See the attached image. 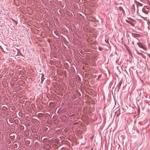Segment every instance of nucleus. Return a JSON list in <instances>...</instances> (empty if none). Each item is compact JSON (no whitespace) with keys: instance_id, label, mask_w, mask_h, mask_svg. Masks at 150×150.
<instances>
[{"instance_id":"nucleus-1","label":"nucleus","mask_w":150,"mask_h":150,"mask_svg":"<svg viewBox=\"0 0 150 150\" xmlns=\"http://www.w3.org/2000/svg\"><path fill=\"white\" fill-rule=\"evenodd\" d=\"M148 11L146 9V8H144L142 9V11L141 13H143V14H144L145 15H147L148 13Z\"/></svg>"},{"instance_id":"nucleus-2","label":"nucleus","mask_w":150,"mask_h":150,"mask_svg":"<svg viewBox=\"0 0 150 150\" xmlns=\"http://www.w3.org/2000/svg\"><path fill=\"white\" fill-rule=\"evenodd\" d=\"M147 15L144 14H143V13H140V16L142 18H143L144 20H145L147 17L146 16Z\"/></svg>"},{"instance_id":"nucleus-3","label":"nucleus","mask_w":150,"mask_h":150,"mask_svg":"<svg viewBox=\"0 0 150 150\" xmlns=\"http://www.w3.org/2000/svg\"><path fill=\"white\" fill-rule=\"evenodd\" d=\"M137 44L141 48H142L143 49H144V48H145L144 45H143L142 44H141L139 43V42H138Z\"/></svg>"},{"instance_id":"nucleus-4","label":"nucleus","mask_w":150,"mask_h":150,"mask_svg":"<svg viewBox=\"0 0 150 150\" xmlns=\"http://www.w3.org/2000/svg\"><path fill=\"white\" fill-rule=\"evenodd\" d=\"M128 23H130L131 25H132V26H134V23H132V22H130V21H128L127 22Z\"/></svg>"},{"instance_id":"nucleus-5","label":"nucleus","mask_w":150,"mask_h":150,"mask_svg":"<svg viewBox=\"0 0 150 150\" xmlns=\"http://www.w3.org/2000/svg\"><path fill=\"white\" fill-rule=\"evenodd\" d=\"M13 147L14 148H16L17 147V144H14L13 145Z\"/></svg>"},{"instance_id":"nucleus-6","label":"nucleus","mask_w":150,"mask_h":150,"mask_svg":"<svg viewBox=\"0 0 150 150\" xmlns=\"http://www.w3.org/2000/svg\"><path fill=\"white\" fill-rule=\"evenodd\" d=\"M75 116V115L74 114H73L72 115H70V116L71 117H74V116Z\"/></svg>"},{"instance_id":"nucleus-7","label":"nucleus","mask_w":150,"mask_h":150,"mask_svg":"<svg viewBox=\"0 0 150 150\" xmlns=\"http://www.w3.org/2000/svg\"><path fill=\"white\" fill-rule=\"evenodd\" d=\"M146 9L147 10H148L149 11V9L148 7L147 6H146Z\"/></svg>"},{"instance_id":"nucleus-8","label":"nucleus","mask_w":150,"mask_h":150,"mask_svg":"<svg viewBox=\"0 0 150 150\" xmlns=\"http://www.w3.org/2000/svg\"><path fill=\"white\" fill-rule=\"evenodd\" d=\"M148 4L150 6V1H149L148 2Z\"/></svg>"},{"instance_id":"nucleus-9","label":"nucleus","mask_w":150,"mask_h":150,"mask_svg":"<svg viewBox=\"0 0 150 150\" xmlns=\"http://www.w3.org/2000/svg\"><path fill=\"white\" fill-rule=\"evenodd\" d=\"M86 66H83V68L85 69L86 68Z\"/></svg>"},{"instance_id":"nucleus-10","label":"nucleus","mask_w":150,"mask_h":150,"mask_svg":"<svg viewBox=\"0 0 150 150\" xmlns=\"http://www.w3.org/2000/svg\"><path fill=\"white\" fill-rule=\"evenodd\" d=\"M139 5L140 6H142V4H140V3L139 4Z\"/></svg>"},{"instance_id":"nucleus-11","label":"nucleus","mask_w":150,"mask_h":150,"mask_svg":"<svg viewBox=\"0 0 150 150\" xmlns=\"http://www.w3.org/2000/svg\"><path fill=\"white\" fill-rule=\"evenodd\" d=\"M148 56L150 58V54H148Z\"/></svg>"},{"instance_id":"nucleus-12","label":"nucleus","mask_w":150,"mask_h":150,"mask_svg":"<svg viewBox=\"0 0 150 150\" xmlns=\"http://www.w3.org/2000/svg\"><path fill=\"white\" fill-rule=\"evenodd\" d=\"M140 54V55H142V53H141V54Z\"/></svg>"},{"instance_id":"nucleus-13","label":"nucleus","mask_w":150,"mask_h":150,"mask_svg":"<svg viewBox=\"0 0 150 150\" xmlns=\"http://www.w3.org/2000/svg\"><path fill=\"white\" fill-rule=\"evenodd\" d=\"M29 9H30V10H31V11H32V10L30 8H29Z\"/></svg>"},{"instance_id":"nucleus-14","label":"nucleus","mask_w":150,"mask_h":150,"mask_svg":"<svg viewBox=\"0 0 150 150\" xmlns=\"http://www.w3.org/2000/svg\"><path fill=\"white\" fill-rule=\"evenodd\" d=\"M117 69H118V70H119V68L118 67H117Z\"/></svg>"}]
</instances>
